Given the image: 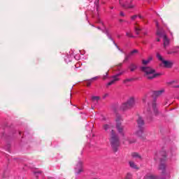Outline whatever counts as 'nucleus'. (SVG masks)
I'll use <instances>...</instances> for the list:
<instances>
[{
	"label": "nucleus",
	"mask_w": 179,
	"mask_h": 179,
	"mask_svg": "<svg viewBox=\"0 0 179 179\" xmlns=\"http://www.w3.org/2000/svg\"><path fill=\"white\" fill-rule=\"evenodd\" d=\"M142 72L144 73V76L147 79H155V78H157L158 76H162V73H156L155 69L151 67L143 66L141 68Z\"/></svg>",
	"instance_id": "f257e3e1"
},
{
	"label": "nucleus",
	"mask_w": 179,
	"mask_h": 179,
	"mask_svg": "<svg viewBox=\"0 0 179 179\" xmlns=\"http://www.w3.org/2000/svg\"><path fill=\"white\" fill-rule=\"evenodd\" d=\"M110 142V145L114 149V150H117V148L120 146V139L118 138V136L115 134V132H114V130H111L110 132V138L109 139Z\"/></svg>",
	"instance_id": "f03ea898"
},
{
	"label": "nucleus",
	"mask_w": 179,
	"mask_h": 179,
	"mask_svg": "<svg viewBox=\"0 0 179 179\" xmlns=\"http://www.w3.org/2000/svg\"><path fill=\"white\" fill-rule=\"evenodd\" d=\"M156 26L157 28V36H158V37H162L163 38L164 47L166 48V45L169 44L170 41L169 40L167 36L164 32L160 31V27L159 26V22H156Z\"/></svg>",
	"instance_id": "7ed1b4c3"
},
{
	"label": "nucleus",
	"mask_w": 179,
	"mask_h": 179,
	"mask_svg": "<svg viewBox=\"0 0 179 179\" xmlns=\"http://www.w3.org/2000/svg\"><path fill=\"white\" fill-rule=\"evenodd\" d=\"M137 124L138 125V131H136L133 135L135 136H142V134H143V128H142V125L145 124L143 119L142 117H138Z\"/></svg>",
	"instance_id": "20e7f679"
},
{
	"label": "nucleus",
	"mask_w": 179,
	"mask_h": 179,
	"mask_svg": "<svg viewBox=\"0 0 179 179\" xmlns=\"http://www.w3.org/2000/svg\"><path fill=\"white\" fill-rule=\"evenodd\" d=\"M134 104H135V99H134V97H131L129 99L127 103H124L122 105V109L128 110V108H131Z\"/></svg>",
	"instance_id": "39448f33"
},
{
	"label": "nucleus",
	"mask_w": 179,
	"mask_h": 179,
	"mask_svg": "<svg viewBox=\"0 0 179 179\" xmlns=\"http://www.w3.org/2000/svg\"><path fill=\"white\" fill-rule=\"evenodd\" d=\"M157 57L159 61L162 62V64L165 68H171V66H173V62L163 59V57H162L160 54H157Z\"/></svg>",
	"instance_id": "423d86ee"
},
{
	"label": "nucleus",
	"mask_w": 179,
	"mask_h": 179,
	"mask_svg": "<svg viewBox=\"0 0 179 179\" xmlns=\"http://www.w3.org/2000/svg\"><path fill=\"white\" fill-rule=\"evenodd\" d=\"M121 121H122V120L120 117H117L116 120V128L119 134H122L124 131V127L121 125Z\"/></svg>",
	"instance_id": "0eeeda50"
},
{
	"label": "nucleus",
	"mask_w": 179,
	"mask_h": 179,
	"mask_svg": "<svg viewBox=\"0 0 179 179\" xmlns=\"http://www.w3.org/2000/svg\"><path fill=\"white\" fill-rule=\"evenodd\" d=\"M120 4L123 6V8H126L127 9H132L135 8V5L131 3H128V2H126V3H124V0H119Z\"/></svg>",
	"instance_id": "6e6552de"
},
{
	"label": "nucleus",
	"mask_w": 179,
	"mask_h": 179,
	"mask_svg": "<svg viewBox=\"0 0 179 179\" xmlns=\"http://www.w3.org/2000/svg\"><path fill=\"white\" fill-rule=\"evenodd\" d=\"M120 75H122V73H118L114 76L113 77H112V80L108 83V86H111V85H114L115 82H118V80H120V78H118V76H120Z\"/></svg>",
	"instance_id": "1a4fd4ad"
},
{
	"label": "nucleus",
	"mask_w": 179,
	"mask_h": 179,
	"mask_svg": "<svg viewBox=\"0 0 179 179\" xmlns=\"http://www.w3.org/2000/svg\"><path fill=\"white\" fill-rule=\"evenodd\" d=\"M82 171H83V167L82 166V162H78V164H77V166L76 167V173L77 174H80V173H82Z\"/></svg>",
	"instance_id": "9d476101"
},
{
	"label": "nucleus",
	"mask_w": 179,
	"mask_h": 179,
	"mask_svg": "<svg viewBox=\"0 0 179 179\" xmlns=\"http://www.w3.org/2000/svg\"><path fill=\"white\" fill-rule=\"evenodd\" d=\"M152 110H153L155 115H157V114L159 113V110H157L156 103H153L152 104Z\"/></svg>",
	"instance_id": "9b49d317"
},
{
	"label": "nucleus",
	"mask_w": 179,
	"mask_h": 179,
	"mask_svg": "<svg viewBox=\"0 0 179 179\" xmlns=\"http://www.w3.org/2000/svg\"><path fill=\"white\" fill-rule=\"evenodd\" d=\"M103 129L106 131H110V129H113V125H111V124H104Z\"/></svg>",
	"instance_id": "f8f14e48"
},
{
	"label": "nucleus",
	"mask_w": 179,
	"mask_h": 179,
	"mask_svg": "<svg viewBox=\"0 0 179 179\" xmlns=\"http://www.w3.org/2000/svg\"><path fill=\"white\" fill-rule=\"evenodd\" d=\"M156 178H157V176H155V175H153L152 173H148L145 176V179H156Z\"/></svg>",
	"instance_id": "ddd939ff"
},
{
	"label": "nucleus",
	"mask_w": 179,
	"mask_h": 179,
	"mask_svg": "<svg viewBox=\"0 0 179 179\" xmlns=\"http://www.w3.org/2000/svg\"><path fill=\"white\" fill-rule=\"evenodd\" d=\"M129 164L130 167H131V169H134L135 170H138V169H139L138 167V166L136 164H135L134 162L130 161L129 162Z\"/></svg>",
	"instance_id": "4468645a"
},
{
	"label": "nucleus",
	"mask_w": 179,
	"mask_h": 179,
	"mask_svg": "<svg viewBox=\"0 0 179 179\" xmlns=\"http://www.w3.org/2000/svg\"><path fill=\"white\" fill-rule=\"evenodd\" d=\"M134 30L136 34H139V33H141L142 29H141V27H139V25H136L134 27Z\"/></svg>",
	"instance_id": "2eb2a0df"
},
{
	"label": "nucleus",
	"mask_w": 179,
	"mask_h": 179,
	"mask_svg": "<svg viewBox=\"0 0 179 179\" xmlns=\"http://www.w3.org/2000/svg\"><path fill=\"white\" fill-rule=\"evenodd\" d=\"M150 61H152V57H149L148 59L143 60V65H148Z\"/></svg>",
	"instance_id": "dca6fc26"
},
{
	"label": "nucleus",
	"mask_w": 179,
	"mask_h": 179,
	"mask_svg": "<svg viewBox=\"0 0 179 179\" xmlns=\"http://www.w3.org/2000/svg\"><path fill=\"white\" fill-rule=\"evenodd\" d=\"M129 68L130 69V71H131V72H134V71H135V69H136V65L131 64Z\"/></svg>",
	"instance_id": "f3484780"
},
{
	"label": "nucleus",
	"mask_w": 179,
	"mask_h": 179,
	"mask_svg": "<svg viewBox=\"0 0 179 179\" xmlns=\"http://www.w3.org/2000/svg\"><path fill=\"white\" fill-rule=\"evenodd\" d=\"M163 90H159V91H155V92H154V94L155 95V96H160V94H162V93H163Z\"/></svg>",
	"instance_id": "a211bd4d"
},
{
	"label": "nucleus",
	"mask_w": 179,
	"mask_h": 179,
	"mask_svg": "<svg viewBox=\"0 0 179 179\" xmlns=\"http://www.w3.org/2000/svg\"><path fill=\"white\" fill-rule=\"evenodd\" d=\"M132 157H136L137 159H141V156L136 152H134L132 154Z\"/></svg>",
	"instance_id": "6ab92c4d"
},
{
	"label": "nucleus",
	"mask_w": 179,
	"mask_h": 179,
	"mask_svg": "<svg viewBox=\"0 0 179 179\" xmlns=\"http://www.w3.org/2000/svg\"><path fill=\"white\" fill-rule=\"evenodd\" d=\"M92 101H98L100 100V97L99 96H92Z\"/></svg>",
	"instance_id": "aec40b11"
},
{
	"label": "nucleus",
	"mask_w": 179,
	"mask_h": 179,
	"mask_svg": "<svg viewBox=\"0 0 179 179\" xmlns=\"http://www.w3.org/2000/svg\"><path fill=\"white\" fill-rule=\"evenodd\" d=\"M126 179H132V174L127 173L125 177Z\"/></svg>",
	"instance_id": "412c9836"
},
{
	"label": "nucleus",
	"mask_w": 179,
	"mask_h": 179,
	"mask_svg": "<svg viewBox=\"0 0 179 179\" xmlns=\"http://www.w3.org/2000/svg\"><path fill=\"white\" fill-rule=\"evenodd\" d=\"M145 110H146V111H150V105L148 104L147 106H145Z\"/></svg>",
	"instance_id": "4be33fe9"
},
{
	"label": "nucleus",
	"mask_w": 179,
	"mask_h": 179,
	"mask_svg": "<svg viewBox=\"0 0 179 179\" xmlns=\"http://www.w3.org/2000/svg\"><path fill=\"white\" fill-rule=\"evenodd\" d=\"M132 79L131 78H127L126 80H124V83H127L128 82H131Z\"/></svg>",
	"instance_id": "5701e85b"
},
{
	"label": "nucleus",
	"mask_w": 179,
	"mask_h": 179,
	"mask_svg": "<svg viewBox=\"0 0 179 179\" xmlns=\"http://www.w3.org/2000/svg\"><path fill=\"white\" fill-rule=\"evenodd\" d=\"M136 17H140L141 18V16L134 15V16L131 17V20H135V19H136Z\"/></svg>",
	"instance_id": "b1692460"
},
{
	"label": "nucleus",
	"mask_w": 179,
	"mask_h": 179,
	"mask_svg": "<svg viewBox=\"0 0 179 179\" xmlns=\"http://www.w3.org/2000/svg\"><path fill=\"white\" fill-rule=\"evenodd\" d=\"M127 37H132V34L131 32H127Z\"/></svg>",
	"instance_id": "393cba45"
},
{
	"label": "nucleus",
	"mask_w": 179,
	"mask_h": 179,
	"mask_svg": "<svg viewBox=\"0 0 179 179\" xmlns=\"http://www.w3.org/2000/svg\"><path fill=\"white\" fill-rule=\"evenodd\" d=\"M135 52H138V50H134L131 51V55H132V54H135Z\"/></svg>",
	"instance_id": "a878e982"
},
{
	"label": "nucleus",
	"mask_w": 179,
	"mask_h": 179,
	"mask_svg": "<svg viewBox=\"0 0 179 179\" xmlns=\"http://www.w3.org/2000/svg\"><path fill=\"white\" fill-rule=\"evenodd\" d=\"M120 16H125L123 12H120Z\"/></svg>",
	"instance_id": "bb28decb"
},
{
	"label": "nucleus",
	"mask_w": 179,
	"mask_h": 179,
	"mask_svg": "<svg viewBox=\"0 0 179 179\" xmlns=\"http://www.w3.org/2000/svg\"><path fill=\"white\" fill-rule=\"evenodd\" d=\"M135 142V140L134 141H129V143H134Z\"/></svg>",
	"instance_id": "cd10ccee"
},
{
	"label": "nucleus",
	"mask_w": 179,
	"mask_h": 179,
	"mask_svg": "<svg viewBox=\"0 0 179 179\" xmlns=\"http://www.w3.org/2000/svg\"><path fill=\"white\" fill-rule=\"evenodd\" d=\"M87 86H90V83H87Z\"/></svg>",
	"instance_id": "c85d7f7f"
},
{
	"label": "nucleus",
	"mask_w": 179,
	"mask_h": 179,
	"mask_svg": "<svg viewBox=\"0 0 179 179\" xmlns=\"http://www.w3.org/2000/svg\"><path fill=\"white\" fill-rule=\"evenodd\" d=\"M168 54H173V52H168Z\"/></svg>",
	"instance_id": "c756f323"
},
{
	"label": "nucleus",
	"mask_w": 179,
	"mask_h": 179,
	"mask_svg": "<svg viewBox=\"0 0 179 179\" xmlns=\"http://www.w3.org/2000/svg\"><path fill=\"white\" fill-rule=\"evenodd\" d=\"M157 41H160V39H157Z\"/></svg>",
	"instance_id": "7c9ffc66"
},
{
	"label": "nucleus",
	"mask_w": 179,
	"mask_h": 179,
	"mask_svg": "<svg viewBox=\"0 0 179 179\" xmlns=\"http://www.w3.org/2000/svg\"><path fill=\"white\" fill-rule=\"evenodd\" d=\"M143 101H144V103H145V99H143Z\"/></svg>",
	"instance_id": "2f4dec72"
},
{
	"label": "nucleus",
	"mask_w": 179,
	"mask_h": 179,
	"mask_svg": "<svg viewBox=\"0 0 179 179\" xmlns=\"http://www.w3.org/2000/svg\"><path fill=\"white\" fill-rule=\"evenodd\" d=\"M103 79H106V77H104Z\"/></svg>",
	"instance_id": "473e14b6"
},
{
	"label": "nucleus",
	"mask_w": 179,
	"mask_h": 179,
	"mask_svg": "<svg viewBox=\"0 0 179 179\" xmlns=\"http://www.w3.org/2000/svg\"><path fill=\"white\" fill-rule=\"evenodd\" d=\"M94 79H96V78H92V80H94Z\"/></svg>",
	"instance_id": "72a5a7b5"
},
{
	"label": "nucleus",
	"mask_w": 179,
	"mask_h": 179,
	"mask_svg": "<svg viewBox=\"0 0 179 179\" xmlns=\"http://www.w3.org/2000/svg\"><path fill=\"white\" fill-rule=\"evenodd\" d=\"M177 87H179V86H177Z\"/></svg>",
	"instance_id": "f704fd0d"
}]
</instances>
